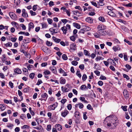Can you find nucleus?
I'll return each instance as SVG.
<instances>
[{
  "label": "nucleus",
  "instance_id": "f257e3e1",
  "mask_svg": "<svg viewBox=\"0 0 132 132\" xmlns=\"http://www.w3.org/2000/svg\"><path fill=\"white\" fill-rule=\"evenodd\" d=\"M110 119L111 121V122L113 123L114 125L113 127H116V126L117 125L118 123V120L117 118L115 116L111 115L107 117L105 119L104 121H106L107 122H108V120Z\"/></svg>",
  "mask_w": 132,
  "mask_h": 132
},
{
  "label": "nucleus",
  "instance_id": "f03ea898",
  "mask_svg": "<svg viewBox=\"0 0 132 132\" xmlns=\"http://www.w3.org/2000/svg\"><path fill=\"white\" fill-rule=\"evenodd\" d=\"M71 29L70 26L69 24H67L66 25V26H64L63 27L61 28V30L63 32V33L65 35L67 33V32L68 30H70Z\"/></svg>",
  "mask_w": 132,
  "mask_h": 132
},
{
  "label": "nucleus",
  "instance_id": "7ed1b4c3",
  "mask_svg": "<svg viewBox=\"0 0 132 132\" xmlns=\"http://www.w3.org/2000/svg\"><path fill=\"white\" fill-rule=\"evenodd\" d=\"M58 105V103L56 102L52 105H50L48 106V109L50 111L54 110L56 108Z\"/></svg>",
  "mask_w": 132,
  "mask_h": 132
},
{
  "label": "nucleus",
  "instance_id": "20e7f679",
  "mask_svg": "<svg viewBox=\"0 0 132 132\" xmlns=\"http://www.w3.org/2000/svg\"><path fill=\"white\" fill-rule=\"evenodd\" d=\"M97 32L98 33L100 34V36H103L106 35L107 34L109 35H110V34H109V33L108 34L107 32L106 31L104 30H98Z\"/></svg>",
  "mask_w": 132,
  "mask_h": 132
},
{
  "label": "nucleus",
  "instance_id": "39448f33",
  "mask_svg": "<svg viewBox=\"0 0 132 132\" xmlns=\"http://www.w3.org/2000/svg\"><path fill=\"white\" fill-rule=\"evenodd\" d=\"M106 28V27L103 24H101L98 26L97 29L98 30H104Z\"/></svg>",
  "mask_w": 132,
  "mask_h": 132
},
{
  "label": "nucleus",
  "instance_id": "423d86ee",
  "mask_svg": "<svg viewBox=\"0 0 132 132\" xmlns=\"http://www.w3.org/2000/svg\"><path fill=\"white\" fill-rule=\"evenodd\" d=\"M123 95L125 98H127L129 97V94L127 90L126 89L124 90L123 92Z\"/></svg>",
  "mask_w": 132,
  "mask_h": 132
},
{
  "label": "nucleus",
  "instance_id": "0eeeda50",
  "mask_svg": "<svg viewBox=\"0 0 132 132\" xmlns=\"http://www.w3.org/2000/svg\"><path fill=\"white\" fill-rule=\"evenodd\" d=\"M69 113V111L67 110H65L61 113V116L63 117H65Z\"/></svg>",
  "mask_w": 132,
  "mask_h": 132
},
{
  "label": "nucleus",
  "instance_id": "6e6552de",
  "mask_svg": "<svg viewBox=\"0 0 132 132\" xmlns=\"http://www.w3.org/2000/svg\"><path fill=\"white\" fill-rule=\"evenodd\" d=\"M50 69L54 74H55L56 73L57 71L55 67L54 66H51L50 67Z\"/></svg>",
  "mask_w": 132,
  "mask_h": 132
},
{
  "label": "nucleus",
  "instance_id": "1a4fd4ad",
  "mask_svg": "<svg viewBox=\"0 0 132 132\" xmlns=\"http://www.w3.org/2000/svg\"><path fill=\"white\" fill-rule=\"evenodd\" d=\"M112 49L114 52H116L117 51L120 50L121 48L118 45H117L114 46L112 48Z\"/></svg>",
  "mask_w": 132,
  "mask_h": 132
},
{
  "label": "nucleus",
  "instance_id": "9d476101",
  "mask_svg": "<svg viewBox=\"0 0 132 132\" xmlns=\"http://www.w3.org/2000/svg\"><path fill=\"white\" fill-rule=\"evenodd\" d=\"M48 97V95L46 93H44L42 94L41 95L42 98H43V100H44L45 101H46L47 100Z\"/></svg>",
  "mask_w": 132,
  "mask_h": 132
},
{
  "label": "nucleus",
  "instance_id": "9b49d317",
  "mask_svg": "<svg viewBox=\"0 0 132 132\" xmlns=\"http://www.w3.org/2000/svg\"><path fill=\"white\" fill-rule=\"evenodd\" d=\"M108 14L111 16L113 17H117V15H116V14L114 13L113 11H111L108 12Z\"/></svg>",
  "mask_w": 132,
  "mask_h": 132
},
{
  "label": "nucleus",
  "instance_id": "f8f14e48",
  "mask_svg": "<svg viewBox=\"0 0 132 132\" xmlns=\"http://www.w3.org/2000/svg\"><path fill=\"white\" fill-rule=\"evenodd\" d=\"M107 61H108L109 63H111V64H112L114 66L116 65V64L114 62V61L111 59H108Z\"/></svg>",
  "mask_w": 132,
  "mask_h": 132
},
{
  "label": "nucleus",
  "instance_id": "ddd939ff",
  "mask_svg": "<svg viewBox=\"0 0 132 132\" xmlns=\"http://www.w3.org/2000/svg\"><path fill=\"white\" fill-rule=\"evenodd\" d=\"M55 127L58 131L61 130L62 128V126L59 124H56L55 126Z\"/></svg>",
  "mask_w": 132,
  "mask_h": 132
},
{
  "label": "nucleus",
  "instance_id": "4468645a",
  "mask_svg": "<svg viewBox=\"0 0 132 132\" xmlns=\"http://www.w3.org/2000/svg\"><path fill=\"white\" fill-rule=\"evenodd\" d=\"M85 20L87 22L90 23H92L93 22V19L90 17L86 18Z\"/></svg>",
  "mask_w": 132,
  "mask_h": 132
},
{
  "label": "nucleus",
  "instance_id": "2eb2a0df",
  "mask_svg": "<svg viewBox=\"0 0 132 132\" xmlns=\"http://www.w3.org/2000/svg\"><path fill=\"white\" fill-rule=\"evenodd\" d=\"M9 14L11 18L13 19H15L16 16L15 14L11 12L9 13Z\"/></svg>",
  "mask_w": 132,
  "mask_h": 132
},
{
  "label": "nucleus",
  "instance_id": "dca6fc26",
  "mask_svg": "<svg viewBox=\"0 0 132 132\" xmlns=\"http://www.w3.org/2000/svg\"><path fill=\"white\" fill-rule=\"evenodd\" d=\"M34 25L33 23L32 22H30L29 24V31H30V29L31 28H33L34 27Z\"/></svg>",
  "mask_w": 132,
  "mask_h": 132
},
{
  "label": "nucleus",
  "instance_id": "f3484780",
  "mask_svg": "<svg viewBox=\"0 0 132 132\" xmlns=\"http://www.w3.org/2000/svg\"><path fill=\"white\" fill-rule=\"evenodd\" d=\"M52 39L55 42L57 43H59L61 41L60 39L57 38L54 36H53Z\"/></svg>",
  "mask_w": 132,
  "mask_h": 132
},
{
  "label": "nucleus",
  "instance_id": "a211bd4d",
  "mask_svg": "<svg viewBox=\"0 0 132 132\" xmlns=\"http://www.w3.org/2000/svg\"><path fill=\"white\" fill-rule=\"evenodd\" d=\"M73 26L78 29H80V25L78 23H73Z\"/></svg>",
  "mask_w": 132,
  "mask_h": 132
},
{
  "label": "nucleus",
  "instance_id": "6ab92c4d",
  "mask_svg": "<svg viewBox=\"0 0 132 132\" xmlns=\"http://www.w3.org/2000/svg\"><path fill=\"white\" fill-rule=\"evenodd\" d=\"M14 72L17 74H21L22 71L20 69L17 68L15 69L14 70Z\"/></svg>",
  "mask_w": 132,
  "mask_h": 132
},
{
  "label": "nucleus",
  "instance_id": "aec40b11",
  "mask_svg": "<svg viewBox=\"0 0 132 132\" xmlns=\"http://www.w3.org/2000/svg\"><path fill=\"white\" fill-rule=\"evenodd\" d=\"M5 105L2 104H0V109L1 111H3L5 109Z\"/></svg>",
  "mask_w": 132,
  "mask_h": 132
},
{
  "label": "nucleus",
  "instance_id": "412c9836",
  "mask_svg": "<svg viewBox=\"0 0 132 132\" xmlns=\"http://www.w3.org/2000/svg\"><path fill=\"white\" fill-rule=\"evenodd\" d=\"M20 3V0H14V5L17 6L19 5Z\"/></svg>",
  "mask_w": 132,
  "mask_h": 132
},
{
  "label": "nucleus",
  "instance_id": "4be33fe9",
  "mask_svg": "<svg viewBox=\"0 0 132 132\" xmlns=\"http://www.w3.org/2000/svg\"><path fill=\"white\" fill-rule=\"evenodd\" d=\"M34 128L38 130H40L41 131H42V132H43V129L41 126H39L38 127H35Z\"/></svg>",
  "mask_w": 132,
  "mask_h": 132
},
{
  "label": "nucleus",
  "instance_id": "5701e85b",
  "mask_svg": "<svg viewBox=\"0 0 132 132\" xmlns=\"http://www.w3.org/2000/svg\"><path fill=\"white\" fill-rule=\"evenodd\" d=\"M104 0H100L98 2L97 4L100 6H103L104 5L103 3Z\"/></svg>",
  "mask_w": 132,
  "mask_h": 132
},
{
  "label": "nucleus",
  "instance_id": "b1692460",
  "mask_svg": "<svg viewBox=\"0 0 132 132\" xmlns=\"http://www.w3.org/2000/svg\"><path fill=\"white\" fill-rule=\"evenodd\" d=\"M65 79L62 78H61L60 79V83L61 84H64L65 83Z\"/></svg>",
  "mask_w": 132,
  "mask_h": 132
},
{
  "label": "nucleus",
  "instance_id": "393cba45",
  "mask_svg": "<svg viewBox=\"0 0 132 132\" xmlns=\"http://www.w3.org/2000/svg\"><path fill=\"white\" fill-rule=\"evenodd\" d=\"M4 44L6 47H11L12 46V44L11 42H9L7 43Z\"/></svg>",
  "mask_w": 132,
  "mask_h": 132
},
{
  "label": "nucleus",
  "instance_id": "a878e982",
  "mask_svg": "<svg viewBox=\"0 0 132 132\" xmlns=\"http://www.w3.org/2000/svg\"><path fill=\"white\" fill-rule=\"evenodd\" d=\"M83 27H84L83 29L85 30H86V31H89L91 30V28L87 26H84Z\"/></svg>",
  "mask_w": 132,
  "mask_h": 132
},
{
  "label": "nucleus",
  "instance_id": "bb28decb",
  "mask_svg": "<svg viewBox=\"0 0 132 132\" xmlns=\"http://www.w3.org/2000/svg\"><path fill=\"white\" fill-rule=\"evenodd\" d=\"M70 47L71 49L73 50H75L76 47V45L75 44H71Z\"/></svg>",
  "mask_w": 132,
  "mask_h": 132
},
{
  "label": "nucleus",
  "instance_id": "cd10ccee",
  "mask_svg": "<svg viewBox=\"0 0 132 132\" xmlns=\"http://www.w3.org/2000/svg\"><path fill=\"white\" fill-rule=\"evenodd\" d=\"M84 53L85 55H88V56H90V54L89 53L88 51L86 50H84Z\"/></svg>",
  "mask_w": 132,
  "mask_h": 132
},
{
  "label": "nucleus",
  "instance_id": "c85d7f7f",
  "mask_svg": "<svg viewBox=\"0 0 132 132\" xmlns=\"http://www.w3.org/2000/svg\"><path fill=\"white\" fill-rule=\"evenodd\" d=\"M94 36L97 38H100V34L97 32H96L93 34Z\"/></svg>",
  "mask_w": 132,
  "mask_h": 132
},
{
  "label": "nucleus",
  "instance_id": "c756f323",
  "mask_svg": "<svg viewBox=\"0 0 132 132\" xmlns=\"http://www.w3.org/2000/svg\"><path fill=\"white\" fill-rule=\"evenodd\" d=\"M76 75L80 78L81 77V75L80 73V71L79 70H78L76 73Z\"/></svg>",
  "mask_w": 132,
  "mask_h": 132
},
{
  "label": "nucleus",
  "instance_id": "7c9ffc66",
  "mask_svg": "<svg viewBox=\"0 0 132 132\" xmlns=\"http://www.w3.org/2000/svg\"><path fill=\"white\" fill-rule=\"evenodd\" d=\"M80 88L82 90H86L87 89V88L85 85H82L80 87Z\"/></svg>",
  "mask_w": 132,
  "mask_h": 132
},
{
  "label": "nucleus",
  "instance_id": "2f4dec72",
  "mask_svg": "<svg viewBox=\"0 0 132 132\" xmlns=\"http://www.w3.org/2000/svg\"><path fill=\"white\" fill-rule=\"evenodd\" d=\"M73 14L74 15L77 16H79L80 15H79L78 14V13L80 14V13L78 11H73Z\"/></svg>",
  "mask_w": 132,
  "mask_h": 132
},
{
  "label": "nucleus",
  "instance_id": "473e14b6",
  "mask_svg": "<svg viewBox=\"0 0 132 132\" xmlns=\"http://www.w3.org/2000/svg\"><path fill=\"white\" fill-rule=\"evenodd\" d=\"M44 73L45 75H48L50 74L51 72L47 70H44Z\"/></svg>",
  "mask_w": 132,
  "mask_h": 132
},
{
  "label": "nucleus",
  "instance_id": "72a5a7b5",
  "mask_svg": "<svg viewBox=\"0 0 132 132\" xmlns=\"http://www.w3.org/2000/svg\"><path fill=\"white\" fill-rule=\"evenodd\" d=\"M13 125L12 123H8L7 125V127L9 128H10L11 129L13 127Z\"/></svg>",
  "mask_w": 132,
  "mask_h": 132
},
{
  "label": "nucleus",
  "instance_id": "f704fd0d",
  "mask_svg": "<svg viewBox=\"0 0 132 132\" xmlns=\"http://www.w3.org/2000/svg\"><path fill=\"white\" fill-rule=\"evenodd\" d=\"M104 59V58L101 57L97 56L95 60L96 61H97L101 60H103Z\"/></svg>",
  "mask_w": 132,
  "mask_h": 132
},
{
  "label": "nucleus",
  "instance_id": "c9c22d12",
  "mask_svg": "<svg viewBox=\"0 0 132 132\" xmlns=\"http://www.w3.org/2000/svg\"><path fill=\"white\" fill-rule=\"evenodd\" d=\"M2 59V61L3 63L5 62V61L6 60V56L5 55H3Z\"/></svg>",
  "mask_w": 132,
  "mask_h": 132
},
{
  "label": "nucleus",
  "instance_id": "e433bc0d",
  "mask_svg": "<svg viewBox=\"0 0 132 132\" xmlns=\"http://www.w3.org/2000/svg\"><path fill=\"white\" fill-rule=\"evenodd\" d=\"M29 87H27L23 89V91L25 93H27L29 92Z\"/></svg>",
  "mask_w": 132,
  "mask_h": 132
},
{
  "label": "nucleus",
  "instance_id": "4c0bfd02",
  "mask_svg": "<svg viewBox=\"0 0 132 132\" xmlns=\"http://www.w3.org/2000/svg\"><path fill=\"white\" fill-rule=\"evenodd\" d=\"M41 24L42 26V28H46L47 27V25L45 23H41Z\"/></svg>",
  "mask_w": 132,
  "mask_h": 132
},
{
  "label": "nucleus",
  "instance_id": "58836bf2",
  "mask_svg": "<svg viewBox=\"0 0 132 132\" xmlns=\"http://www.w3.org/2000/svg\"><path fill=\"white\" fill-rule=\"evenodd\" d=\"M98 19L99 20L102 22H104L105 21V19L103 17L100 16L99 17Z\"/></svg>",
  "mask_w": 132,
  "mask_h": 132
},
{
  "label": "nucleus",
  "instance_id": "ea45409f",
  "mask_svg": "<svg viewBox=\"0 0 132 132\" xmlns=\"http://www.w3.org/2000/svg\"><path fill=\"white\" fill-rule=\"evenodd\" d=\"M80 100L82 102H84L85 103H87V101L85 100V98L84 97H80Z\"/></svg>",
  "mask_w": 132,
  "mask_h": 132
},
{
  "label": "nucleus",
  "instance_id": "a19ab883",
  "mask_svg": "<svg viewBox=\"0 0 132 132\" xmlns=\"http://www.w3.org/2000/svg\"><path fill=\"white\" fill-rule=\"evenodd\" d=\"M106 78L105 76H103L102 75H101L100 77V79L101 80H106Z\"/></svg>",
  "mask_w": 132,
  "mask_h": 132
},
{
  "label": "nucleus",
  "instance_id": "79ce46f5",
  "mask_svg": "<svg viewBox=\"0 0 132 132\" xmlns=\"http://www.w3.org/2000/svg\"><path fill=\"white\" fill-rule=\"evenodd\" d=\"M127 106H122L121 107V108L125 111H127Z\"/></svg>",
  "mask_w": 132,
  "mask_h": 132
},
{
  "label": "nucleus",
  "instance_id": "37998d69",
  "mask_svg": "<svg viewBox=\"0 0 132 132\" xmlns=\"http://www.w3.org/2000/svg\"><path fill=\"white\" fill-rule=\"evenodd\" d=\"M29 128V126L27 125H24L21 127V128L23 129H24L26 128Z\"/></svg>",
  "mask_w": 132,
  "mask_h": 132
},
{
  "label": "nucleus",
  "instance_id": "c03bdc74",
  "mask_svg": "<svg viewBox=\"0 0 132 132\" xmlns=\"http://www.w3.org/2000/svg\"><path fill=\"white\" fill-rule=\"evenodd\" d=\"M84 65L81 64L79 66V68L81 70H83L84 69Z\"/></svg>",
  "mask_w": 132,
  "mask_h": 132
},
{
  "label": "nucleus",
  "instance_id": "a18cd8bd",
  "mask_svg": "<svg viewBox=\"0 0 132 132\" xmlns=\"http://www.w3.org/2000/svg\"><path fill=\"white\" fill-rule=\"evenodd\" d=\"M30 13L32 16H34L36 15V13L33 12L32 10H30Z\"/></svg>",
  "mask_w": 132,
  "mask_h": 132
},
{
  "label": "nucleus",
  "instance_id": "49530a36",
  "mask_svg": "<svg viewBox=\"0 0 132 132\" xmlns=\"http://www.w3.org/2000/svg\"><path fill=\"white\" fill-rule=\"evenodd\" d=\"M62 58L64 60H66L67 59L68 57L65 54H63L62 56Z\"/></svg>",
  "mask_w": 132,
  "mask_h": 132
},
{
  "label": "nucleus",
  "instance_id": "de8ad7c7",
  "mask_svg": "<svg viewBox=\"0 0 132 132\" xmlns=\"http://www.w3.org/2000/svg\"><path fill=\"white\" fill-rule=\"evenodd\" d=\"M61 21L65 24H66L67 22L69 21V20H68L67 19H62L61 20Z\"/></svg>",
  "mask_w": 132,
  "mask_h": 132
},
{
  "label": "nucleus",
  "instance_id": "09e8293b",
  "mask_svg": "<svg viewBox=\"0 0 132 132\" xmlns=\"http://www.w3.org/2000/svg\"><path fill=\"white\" fill-rule=\"evenodd\" d=\"M22 16L25 18H26L28 16V14L26 12L22 13Z\"/></svg>",
  "mask_w": 132,
  "mask_h": 132
},
{
  "label": "nucleus",
  "instance_id": "8fccbe9b",
  "mask_svg": "<svg viewBox=\"0 0 132 132\" xmlns=\"http://www.w3.org/2000/svg\"><path fill=\"white\" fill-rule=\"evenodd\" d=\"M10 39L11 40L14 42H15L17 39V38L16 37H11Z\"/></svg>",
  "mask_w": 132,
  "mask_h": 132
},
{
  "label": "nucleus",
  "instance_id": "3c124183",
  "mask_svg": "<svg viewBox=\"0 0 132 132\" xmlns=\"http://www.w3.org/2000/svg\"><path fill=\"white\" fill-rule=\"evenodd\" d=\"M78 62L75 61H73L71 62L72 65H76L78 64Z\"/></svg>",
  "mask_w": 132,
  "mask_h": 132
},
{
  "label": "nucleus",
  "instance_id": "603ef678",
  "mask_svg": "<svg viewBox=\"0 0 132 132\" xmlns=\"http://www.w3.org/2000/svg\"><path fill=\"white\" fill-rule=\"evenodd\" d=\"M86 32V31L84 29H81L79 32L82 34H85Z\"/></svg>",
  "mask_w": 132,
  "mask_h": 132
},
{
  "label": "nucleus",
  "instance_id": "864d4df0",
  "mask_svg": "<svg viewBox=\"0 0 132 132\" xmlns=\"http://www.w3.org/2000/svg\"><path fill=\"white\" fill-rule=\"evenodd\" d=\"M37 5H34L32 7V10L34 11H36L37 9Z\"/></svg>",
  "mask_w": 132,
  "mask_h": 132
},
{
  "label": "nucleus",
  "instance_id": "5fc2aeb1",
  "mask_svg": "<svg viewBox=\"0 0 132 132\" xmlns=\"http://www.w3.org/2000/svg\"><path fill=\"white\" fill-rule=\"evenodd\" d=\"M33 66L30 64H29L27 66V68L29 70H30L32 68Z\"/></svg>",
  "mask_w": 132,
  "mask_h": 132
},
{
  "label": "nucleus",
  "instance_id": "6e6d98bb",
  "mask_svg": "<svg viewBox=\"0 0 132 132\" xmlns=\"http://www.w3.org/2000/svg\"><path fill=\"white\" fill-rule=\"evenodd\" d=\"M70 39L72 41H74L75 40V37L74 36H72L70 37Z\"/></svg>",
  "mask_w": 132,
  "mask_h": 132
},
{
  "label": "nucleus",
  "instance_id": "4d7b16f0",
  "mask_svg": "<svg viewBox=\"0 0 132 132\" xmlns=\"http://www.w3.org/2000/svg\"><path fill=\"white\" fill-rule=\"evenodd\" d=\"M35 74L34 73H30L29 75L30 77L32 79H33L34 77Z\"/></svg>",
  "mask_w": 132,
  "mask_h": 132
},
{
  "label": "nucleus",
  "instance_id": "13d9d810",
  "mask_svg": "<svg viewBox=\"0 0 132 132\" xmlns=\"http://www.w3.org/2000/svg\"><path fill=\"white\" fill-rule=\"evenodd\" d=\"M123 77L126 78L127 80H129V77L126 74H123Z\"/></svg>",
  "mask_w": 132,
  "mask_h": 132
},
{
  "label": "nucleus",
  "instance_id": "bf43d9fd",
  "mask_svg": "<svg viewBox=\"0 0 132 132\" xmlns=\"http://www.w3.org/2000/svg\"><path fill=\"white\" fill-rule=\"evenodd\" d=\"M87 78V76L86 74H84L82 76V79L83 81L86 80Z\"/></svg>",
  "mask_w": 132,
  "mask_h": 132
},
{
  "label": "nucleus",
  "instance_id": "052dcab7",
  "mask_svg": "<svg viewBox=\"0 0 132 132\" xmlns=\"http://www.w3.org/2000/svg\"><path fill=\"white\" fill-rule=\"evenodd\" d=\"M78 105L79 108L80 109L84 107V105L81 103H78Z\"/></svg>",
  "mask_w": 132,
  "mask_h": 132
},
{
  "label": "nucleus",
  "instance_id": "680f3d73",
  "mask_svg": "<svg viewBox=\"0 0 132 132\" xmlns=\"http://www.w3.org/2000/svg\"><path fill=\"white\" fill-rule=\"evenodd\" d=\"M46 129L47 130L49 131L51 129V126L50 125H48L47 126Z\"/></svg>",
  "mask_w": 132,
  "mask_h": 132
},
{
  "label": "nucleus",
  "instance_id": "e2e57ef3",
  "mask_svg": "<svg viewBox=\"0 0 132 132\" xmlns=\"http://www.w3.org/2000/svg\"><path fill=\"white\" fill-rule=\"evenodd\" d=\"M46 44L48 46H51L52 45V43L47 41L46 42Z\"/></svg>",
  "mask_w": 132,
  "mask_h": 132
},
{
  "label": "nucleus",
  "instance_id": "0e129e2a",
  "mask_svg": "<svg viewBox=\"0 0 132 132\" xmlns=\"http://www.w3.org/2000/svg\"><path fill=\"white\" fill-rule=\"evenodd\" d=\"M43 83V82L42 81V80L40 79H39L38 80V81L37 82L36 85H39L40 84L42 83Z\"/></svg>",
  "mask_w": 132,
  "mask_h": 132
},
{
  "label": "nucleus",
  "instance_id": "69168bd1",
  "mask_svg": "<svg viewBox=\"0 0 132 132\" xmlns=\"http://www.w3.org/2000/svg\"><path fill=\"white\" fill-rule=\"evenodd\" d=\"M103 62L105 65L107 67H108L109 64V62L108 61H104Z\"/></svg>",
  "mask_w": 132,
  "mask_h": 132
},
{
  "label": "nucleus",
  "instance_id": "338daca9",
  "mask_svg": "<svg viewBox=\"0 0 132 132\" xmlns=\"http://www.w3.org/2000/svg\"><path fill=\"white\" fill-rule=\"evenodd\" d=\"M67 100L66 99H62L61 101L62 103L64 104L67 101Z\"/></svg>",
  "mask_w": 132,
  "mask_h": 132
},
{
  "label": "nucleus",
  "instance_id": "774afa93",
  "mask_svg": "<svg viewBox=\"0 0 132 132\" xmlns=\"http://www.w3.org/2000/svg\"><path fill=\"white\" fill-rule=\"evenodd\" d=\"M68 109L70 110H71L72 108V105L70 104H69L67 106Z\"/></svg>",
  "mask_w": 132,
  "mask_h": 132
}]
</instances>
